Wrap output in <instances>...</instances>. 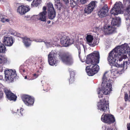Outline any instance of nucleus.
<instances>
[{
  "label": "nucleus",
  "mask_w": 130,
  "mask_h": 130,
  "mask_svg": "<svg viewBox=\"0 0 130 130\" xmlns=\"http://www.w3.org/2000/svg\"><path fill=\"white\" fill-rule=\"evenodd\" d=\"M55 52L52 51L49 53L48 56V61L50 65L53 66L56 65L59 62L57 59L56 54Z\"/></svg>",
  "instance_id": "1a4fd4ad"
},
{
  "label": "nucleus",
  "mask_w": 130,
  "mask_h": 130,
  "mask_svg": "<svg viewBox=\"0 0 130 130\" xmlns=\"http://www.w3.org/2000/svg\"><path fill=\"white\" fill-rule=\"evenodd\" d=\"M44 43L47 48L51 47L53 46L54 45V42L52 40L49 41L47 42L44 41Z\"/></svg>",
  "instance_id": "393cba45"
},
{
  "label": "nucleus",
  "mask_w": 130,
  "mask_h": 130,
  "mask_svg": "<svg viewBox=\"0 0 130 130\" xmlns=\"http://www.w3.org/2000/svg\"><path fill=\"white\" fill-rule=\"evenodd\" d=\"M86 40L88 43L89 44L92 43L93 40V36L91 35H87L86 37Z\"/></svg>",
  "instance_id": "a878e982"
},
{
  "label": "nucleus",
  "mask_w": 130,
  "mask_h": 130,
  "mask_svg": "<svg viewBox=\"0 0 130 130\" xmlns=\"http://www.w3.org/2000/svg\"><path fill=\"white\" fill-rule=\"evenodd\" d=\"M107 73L105 72L102 78V82L101 85V88L99 87L97 89L98 94H99V98H102L103 96V94L107 95L109 94L112 91V85L110 80H107L105 75Z\"/></svg>",
  "instance_id": "7ed1b4c3"
},
{
  "label": "nucleus",
  "mask_w": 130,
  "mask_h": 130,
  "mask_svg": "<svg viewBox=\"0 0 130 130\" xmlns=\"http://www.w3.org/2000/svg\"><path fill=\"white\" fill-rule=\"evenodd\" d=\"M127 54L130 56V47L127 44L125 43L116 47L111 51L108 54L107 60L110 65L120 68L118 71L123 72L129 66L130 58L127 61H123V64H119L118 62L127 58Z\"/></svg>",
  "instance_id": "f257e3e1"
},
{
  "label": "nucleus",
  "mask_w": 130,
  "mask_h": 130,
  "mask_svg": "<svg viewBox=\"0 0 130 130\" xmlns=\"http://www.w3.org/2000/svg\"><path fill=\"white\" fill-rule=\"evenodd\" d=\"M74 0H70V4L71 5H71L73 3H73V2H74Z\"/></svg>",
  "instance_id": "a18cd8bd"
},
{
  "label": "nucleus",
  "mask_w": 130,
  "mask_h": 130,
  "mask_svg": "<svg viewBox=\"0 0 130 130\" xmlns=\"http://www.w3.org/2000/svg\"><path fill=\"white\" fill-rule=\"evenodd\" d=\"M27 78V76H25V79H26Z\"/></svg>",
  "instance_id": "864d4df0"
},
{
  "label": "nucleus",
  "mask_w": 130,
  "mask_h": 130,
  "mask_svg": "<svg viewBox=\"0 0 130 130\" xmlns=\"http://www.w3.org/2000/svg\"><path fill=\"white\" fill-rule=\"evenodd\" d=\"M88 0H80V2L82 4H84L87 2Z\"/></svg>",
  "instance_id": "c9c22d12"
},
{
  "label": "nucleus",
  "mask_w": 130,
  "mask_h": 130,
  "mask_svg": "<svg viewBox=\"0 0 130 130\" xmlns=\"http://www.w3.org/2000/svg\"><path fill=\"white\" fill-rule=\"evenodd\" d=\"M22 39L23 40V42L26 47H28L30 45V43L28 42V41H31L29 38L25 37L22 38Z\"/></svg>",
  "instance_id": "5701e85b"
},
{
  "label": "nucleus",
  "mask_w": 130,
  "mask_h": 130,
  "mask_svg": "<svg viewBox=\"0 0 130 130\" xmlns=\"http://www.w3.org/2000/svg\"><path fill=\"white\" fill-rule=\"evenodd\" d=\"M4 0H0V2L2 3V2L3 3L4 2Z\"/></svg>",
  "instance_id": "8fccbe9b"
},
{
  "label": "nucleus",
  "mask_w": 130,
  "mask_h": 130,
  "mask_svg": "<svg viewBox=\"0 0 130 130\" xmlns=\"http://www.w3.org/2000/svg\"><path fill=\"white\" fill-rule=\"evenodd\" d=\"M30 10V9L28 6L21 5L18 7L17 11L21 15H22L29 11Z\"/></svg>",
  "instance_id": "dca6fc26"
},
{
  "label": "nucleus",
  "mask_w": 130,
  "mask_h": 130,
  "mask_svg": "<svg viewBox=\"0 0 130 130\" xmlns=\"http://www.w3.org/2000/svg\"><path fill=\"white\" fill-rule=\"evenodd\" d=\"M106 0H101V2L103 3H104Z\"/></svg>",
  "instance_id": "3c124183"
},
{
  "label": "nucleus",
  "mask_w": 130,
  "mask_h": 130,
  "mask_svg": "<svg viewBox=\"0 0 130 130\" xmlns=\"http://www.w3.org/2000/svg\"><path fill=\"white\" fill-rule=\"evenodd\" d=\"M75 47L77 49L78 52V56L79 58L80 57V54L81 53L80 47H81L83 46L84 48V45L83 44L77 43L76 44H75Z\"/></svg>",
  "instance_id": "b1692460"
},
{
  "label": "nucleus",
  "mask_w": 130,
  "mask_h": 130,
  "mask_svg": "<svg viewBox=\"0 0 130 130\" xmlns=\"http://www.w3.org/2000/svg\"><path fill=\"white\" fill-rule=\"evenodd\" d=\"M95 1L91 2L85 8V13L88 14L90 13L93 11L95 6Z\"/></svg>",
  "instance_id": "4468645a"
},
{
  "label": "nucleus",
  "mask_w": 130,
  "mask_h": 130,
  "mask_svg": "<svg viewBox=\"0 0 130 130\" xmlns=\"http://www.w3.org/2000/svg\"><path fill=\"white\" fill-rule=\"evenodd\" d=\"M24 65H21L19 68V71L20 73H22V72H25V70L24 69Z\"/></svg>",
  "instance_id": "473e14b6"
},
{
  "label": "nucleus",
  "mask_w": 130,
  "mask_h": 130,
  "mask_svg": "<svg viewBox=\"0 0 130 130\" xmlns=\"http://www.w3.org/2000/svg\"><path fill=\"white\" fill-rule=\"evenodd\" d=\"M129 119H130V115H129Z\"/></svg>",
  "instance_id": "6e6d98bb"
},
{
  "label": "nucleus",
  "mask_w": 130,
  "mask_h": 130,
  "mask_svg": "<svg viewBox=\"0 0 130 130\" xmlns=\"http://www.w3.org/2000/svg\"><path fill=\"white\" fill-rule=\"evenodd\" d=\"M123 6L121 2H116L110 10V13L114 15L122 14L123 13Z\"/></svg>",
  "instance_id": "0eeeda50"
},
{
  "label": "nucleus",
  "mask_w": 130,
  "mask_h": 130,
  "mask_svg": "<svg viewBox=\"0 0 130 130\" xmlns=\"http://www.w3.org/2000/svg\"><path fill=\"white\" fill-rule=\"evenodd\" d=\"M1 17V19L0 20V21H1L3 23H4L5 22L6 19L3 17V16H0Z\"/></svg>",
  "instance_id": "e433bc0d"
},
{
  "label": "nucleus",
  "mask_w": 130,
  "mask_h": 130,
  "mask_svg": "<svg viewBox=\"0 0 130 130\" xmlns=\"http://www.w3.org/2000/svg\"><path fill=\"white\" fill-rule=\"evenodd\" d=\"M69 71L70 73V78L69 79V84H72L74 81L75 72L73 70L70 68L69 69Z\"/></svg>",
  "instance_id": "412c9836"
},
{
  "label": "nucleus",
  "mask_w": 130,
  "mask_h": 130,
  "mask_svg": "<svg viewBox=\"0 0 130 130\" xmlns=\"http://www.w3.org/2000/svg\"><path fill=\"white\" fill-rule=\"evenodd\" d=\"M7 61V58L6 57L0 54V64L6 63Z\"/></svg>",
  "instance_id": "bb28decb"
},
{
  "label": "nucleus",
  "mask_w": 130,
  "mask_h": 130,
  "mask_svg": "<svg viewBox=\"0 0 130 130\" xmlns=\"http://www.w3.org/2000/svg\"><path fill=\"white\" fill-rule=\"evenodd\" d=\"M3 42L5 45L10 46L12 45L14 41L12 37H4Z\"/></svg>",
  "instance_id": "a211bd4d"
},
{
  "label": "nucleus",
  "mask_w": 130,
  "mask_h": 130,
  "mask_svg": "<svg viewBox=\"0 0 130 130\" xmlns=\"http://www.w3.org/2000/svg\"><path fill=\"white\" fill-rule=\"evenodd\" d=\"M24 109L23 108H21L20 109V113H21V116H23V111L24 110Z\"/></svg>",
  "instance_id": "58836bf2"
},
{
  "label": "nucleus",
  "mask_w": 130,
  "mask_h": 130,
  "mask_svg": "<svg viewBox=\"0 0 130 130\" xmlns=\"http://www.w3.org/2000/svg\"><path fill=\"white\" fill-rule=\"evenodd\" d=\"M57 47H60V45H58V44L57 45Z\"/></svg>",
  "instance_id": "603ef678"
},
{
  "label": "nucleus",
  "mask_w": 130,
  "mask_h": 130,
  "mask_svg": "<svg viewBox=\"0 0 130 130\" xmlns=\"http://www.w3.org/2000/svg\"><path fill=\"white\" fill-rule=\"evenodd\" d=\"M48 17L50 20L54 19L56 17V12L53 4L51 3L47 4Z\"/></svg>",
  "instance_id": "f8f14e48"
},
{
  "label": "nucleus",
  "mask_w": 130,
  "mask_h": 130,
  "mask_svg": "<svg viewBox=\"0 0 130 130\" xmlns=\"http://www.w3.org/2000/svg\"><path fill=\"white\" fill-rule=\"evenodd\" d=\"M109 104L108 101H106L105 98L100 99L99 102L97 104L98 109L103 112L108 111L109 109Z\"/></svg>",
  "instance_id": "6e6552de"
},
{
  "label": "nucleus",
  "mask_w": 130,
  "mask_h": 130,
  "mask_svg": "<svg viewBox=\"0 0 130 130\" xmlns=\"http://www.w3.org/2000/svg\"><path fill=\"white\" fill-rule=\"evenodd\" d=\"M11 34L17 36L18 37L21 38H22V37H21L22 35L21 34L17 32L14 30H13V31H12V32H11Z\"/></svg>",
  "instance_id": "c85d7f7f"
},
{
  "label": "nucleus",
  "mask_w": 130,
  "mask_h": 130,
  "mask_svg": "<svg viewBox=\"0 0 130 130\" xmlns=\"http://www.w3.org/2000/svg\"><path fill=\"white\" fill-rule=\"evenodd\" d=\"M79 0H74V2L73 3H73L71 5V7L72 8H74L75 6L78 3V1Z\"/></svg>",
  "instance_id": "72a5a7b5"
},
{
  "label": "nucleus",
  "mask_w": 130,
  "mask_h": 130,
  "mask_svg": "<svg viewBox=\"0 0 130 130\" xmlns=\"http://www.w3.org/2000/svg\"><path fill=\"white\" fill-rule=\"evenodd\" d=\"M5 92L7 99L10 101H15L17 98V96L14 93H12L10 90H6Z\"/></svg>",
  "instance_id": "f3484780"
},
{
  "label": "nucleus",
  "mask_w": 130,
  "mask_h": 130,
  "mask_svg": "<svg viewBox=\"0 0 130 130\" xmlns=\"http://www.w3.org/2000/svg\"><path fill=\"white\" fill-rule=\"evenodd\" d=\"M101 119L102 121L108 124L112 123L115 121L114 116L111 114H103L101 117Z\"/></svg>",
  "instance_id": "9d476101"
},
{
  "label": "nucleus",
  "mask_w": 130,
  "mask_h": 130,
  "mask_svg": "<svg viewBox=\"0 0 130 130\" xmlns=\"http://www.w3.org/2000/svg\"><path fill=\"white\" fill-rule=\"evenodd\" d=\"M35 41L36 42H44V41H43V40L41 39H39L35 40Z\"/></svg>",
  "instance_id": "4c0bfd02"
},
{
  "label": "nucleus",
  "mask_w": 130,
  "mask_h": 130,
  "mask_svg": "<svg viewBox=\"0 0 130 130\" xmlns=\"http://www.w3.org/2000/svg\"><path fill=\"white\" fill-rule=\"evenodd\" d=\"M127 128L128 130H130V123L127 124Z\"/></svg>",
  "instance_id": "ea45409f"
},
{
  "label": "nucleus",
  "mask_w": 130,
  "mask_h": 130,
  "mask_svg": "<svg viewBox=\"0 0 130 130\" xmlns=\"http://www.w3.org/2000/svg\"><path fill=\"white\" fill-rule=\"evenodd\" d=\"M55 7L56 8L59 13H63L64 12L67 11V7H64L61 3H57L55 4Z\"/></svg>",
  "instance_id": "6ab92c4d"
},
{
  "label": "nucleus",
  "mask_w": 130,
  "mask_h": 130,
  "mask_svg": "<svg viewBox=\"0 0 130 130\" xmlns=\"http://www.w3.org/2000/svg\"><path fill=\"white\" fill-rule=\"evenodd\" d=\"M3 94L1 92H0V99L2 98L3 96Z\"/></svg>",
  "instance_id": "49530a36"
},
{
  "label": "nucleus",
  "mask_w": 130,
  "mask_h": 130,
  "mask_svg": "<svg viewBox=\"0 0 130 130\" xmlns=\"http://www.w3.org/2000/svg\"><path fill=\"white\" fill-rule=\"evenodd\" d=\"M108 10V6L107 5H105L98 11V15L100 18H103L106 15Z\"/></svg>",
  "instance_id": "2eb2a0df"
},
{
  "label": "nucleus",
  "mask_w": 130,
  "mask_h": 130,
  "mask_svg": "<svg viewBox=\"0 0 130 130\" xmlns=\"http://www.w3.org/2000/svg\"><path fill=\"white\" fill-rule=\"evenodd\" d=\"M9 21V20L8 19H6L5 22L6 21L7 22H8Z\"/></svg>",
  "instance_id": "de8ad7c7"
},
{
  "label": "nucleus",
  "mask_w": 130,
  "mask_h": 130,
  "mask_svg": "<svg viewBox=\"0 0 130 130\" xmlns=\"http://www.w3.org/2000/svg\"><path fill=\"white\" fill-rule=\"evenodd\" d=\"M123 3L126 6H128L130 5V0H123Z\"/></svg>",
  "instance_id": "7c9ffc66"
},
{
  "label": "nucleus",
  "mask_w": 130,
  "mask_h": 130,
  "mask_svg": "<svg viewBox=\"0 0 130 130\" xmlns=\"http://www.w3.org/2000/svg\"><path fill=\"white\" fill-rule=\"evenodd\" d=\"M97 41L96 40H94L93 43H89V45L91 47H94L95 45L98 44V43H97Z\"/></svg>",
  "instance_id": "f704fd0d"
},
{
  "label": "nucleus",
  "mask_w": 130,
  "mask_h": 130,
  "mask_svg": "<svg viewBox=\"0 0 130 130\" xmlns=\"http://www.w3.org/2000/svg\"><path fill=\"white\" fill-rule=\"evenodd\" d=\"M64 2L66 4H67L69 3L68 0H63Z\"/></svg>",
  "instance_id": "37998d69"
},
{
  "label": "nucleus",
  "mask_w": 130,
  "mask_h": 130,
  "mask_svg": "<svg viewBox=\"0 0 130 130\" xmlns=\"http://www.w3.org/2000/svg\"><path fill=\"white\" fill-rule=\"evenodd\" d=\"M33 76H34L35 77V78H37L38 76V75H37L36 74H34L33 75Z\"/></svg>",
  "instance_id": "c03bdc74"
},
{
  "label": "nucleus",
  "mask_w": 130,
  "mask_h": 130,
  "mask_svg": "<svg viewBox=\"0 0 130 130\" xmlns=\"http://www.w3.org/2000/svg\"><path fill=\"white\" fill-rule=\"evenodd\" d=\"M55 3L54 4L55 5V4H57V3H61L60 2V0H55Z\"/></svg>",
  "instance_id": "a19ab883"
},
{
  "label": "nucleus",
  "mask_w": 130,
  "mask_h": 130,
  "mask_svg": "<svg viewBox=\"0 0 130 130\" xmlns=\"http://www.w3.org/2000/svg\"><path fill=\"white\" fill-rule=\"evenodd\" d=\"M19 111V109H17V111L18 112Z\"/></svg>",
  "instance_id": "5fc2aeb1"
},
{
  "label": "nucleus",
  "mask_w": 130,
  "mask_h": 130,
  "mask_svg": "<svg viewBox=\"0 0 130 130\" xmlns=\"http://www.w3.org/2000/svg\"><path fill=\"white\" fill-rule=\"evenodd\" d=\"M43 11H44L45 12H46V13H47V12L46 11V7H45V6H44L43 7Z\"/></svg>",
  "instance_id": "79ce46f5"
},
{
  "label": "nucleus",
  "mask_w": 130,
  "mask_h": 130,
  "mask_svg": "<svg viewBox=\"0 0 130 130\" xmlns=\"http://www.w3.org/2000/svg\"><path fill=\"white\" fill-rule=\"evenodd\" d=\"M73 42V40L71 39L69 37L65 36L62 37L60 39L61 43L65 47L68 46L72 44Z\"/></svg>",
  "instance_id": "ddd939ff"
},
{
  "label": "nucleus",
  "mask_w": 130,
  "mask_h": 130,
  "mask_svg": "<svg viewBox=\"0 0 130 130\" xmlns=\"http://www.w3.org/2000/svg\"><path fill=\"white\" fill-rule=\"evenodd\" d=\"M6 47L3 44L1 43L0 46V53H5Z\"/></svg>",
  "instance_id": "cd10ccee"
},
{
  "label": "nucleus",
  "mask_w": 130,
  "mask_h": 130,
  "mask_svg": "<svg viewBox=\"0 0 130 130\" xmlns=\"http://www.w3.org/2000/svg\"><path fill=\"white\" fill-rule=\"evenodd\" d=\"M59 59L64 63L70 66L73 62V59L71 54L68 53L58 54Z\"/></svg>",
  "instance_id": "39448f33"
},
{
  "label": "nucleus",
  "mask_w": 130,
  "mask_h": 130,
  "mask_svg": "<svg viewBox=\"0 0 130 130\" xmlns=\"http://www.w3.org/2000/svg\"><path fill=\"white\" fill-rule=\"evenodd\" d=\"M51 22V21L50 20L48 21H47V23L48 24H49Z\"/></svg>",
  "instance_id": "09e8293b"
},
{
  "label": "nucleus",
  "mask_w": 130,
  "mask_h": 130,
  "mask_svg": "<svg viewBox=\"0 0 130 130\" xmlns=\"http://www.w3.org/2000/svg\"><path fill=\"white\" fill-rule=\"evenodd\" d=\"M5 79L8 83L13 82L16 77L17 74L15 70H7L4 71Z\"/></svg>",
  "instance_id": "423d86ee"
},
{
  "label": "nucleus",
  "mask_w": 130,
  "mask_h": 130,
  "mask_svg": "<svg viewBox=\"0 0 130 130\" xmlns=\"http://www.w3.org/2000/svg\"><path fill=\"white\" fill-rule=\"evenodd\" d=\"M22 100L25 104L27 106H33L35 100L33 97L25 95L22 96Z\"/></svg>",
  "instance_id": "9b49d317"
},
{
  "label": "nucleus",
  "mask_w": 130,
  "mask_h": 130,
  "mask_svg": "<svg viewBox=\"0 0 130 130\" xmlns=\"http://www.w3.org/2000/svg\"><path fill=\"white\" fill-rule=\"evenodd\" d=\"M126 11L127 12V15L125 16V19L126 21V23L128 25V29H130V8L128 7L127 8Z\"/></svg>",
  "instance_id": "aec40b11"
},
{
  "label": "nucleus",
  "mask_w": 130,
  "mask_h": 130,
  "mask_svg": "<svg viewBox=\"0 0 130 130\" xmlns=\"http://www.w3.org/2000/svg\"><path fill=\"white\" fill-rule=\"evenodd\" d=\"M46 13L44 11L40 13L39 14V17L38 18V20H40L41 21L46 22Z\"/></svg>",
  "instance_id": "4be33fe9"
},
{
  "label": "nucleus",
  "mask_w": 130,
  "mask_h": 130,
  "mask_svg": "<svg viewBox=\"0 0 130 130\" xmlns=\"http://www.w3.org/2000/svg\"><path fill=\"white\" fill-rule=\"evenodd\" d=\"M121 19L119 17L113 18L111 24L113 26H110L109 25H105L104 27L103 31L106 35H108L113 33L116 30V28L114 26L119 27L120 25Z\"/></svg>",
  "instance_id": "20e7f679"
},
{
  "label": "nucleus",
  "mask_w": 130,
  "mask_h": 130,
  "mask_svg": "<svg viewBox=\"0 0 130 130\" xmlns=\"http://www.w3.org/2000/svg\"><path fill=\"white\" fill-rule=\"evenodd\" d=\"M100 59V54L98 51H94L87 55L86 60V63L91 64V65L87 66L85 69L87 75L89 76L94 75L99 70V67L97 64L99 63Z\"/></svg>",
  "instance_id": "f03ea898"
},
{
  "label": "nucleus",
  "mask_w": 130,
  "mask_h": 130,
  "mask_svg": "<svg viewBox=\"0 0 130 130\" xmlns=\"http://www.w3.org/2000/svg\"><path fill=\"white\" fill-rule=\"evenodd\" d=\"M128 94L129 95V99H128V97L127 93H126L125 94L124 99L125 101L127 102L128 100L130 102V90L129 91Z\"/></svg>",
  "instance_id": "c756f323"
},
{
  "label": "nucleus",
  "mask_w": 130,
  "mask_h": 130,
  "mask_svg": "<svg viewBox=\"0 0 130 130\" xmlns=\"http://www.w3.org/2000/svg\"><path fill=\"white\" fill-rule=\"evenodd\" d=\"M102 128L103 129H105V130H116L115 129H113L110 127L106 126H103Z\"/></svg>",
  "instance_id": "2f4dec72"
}]
</instances>
